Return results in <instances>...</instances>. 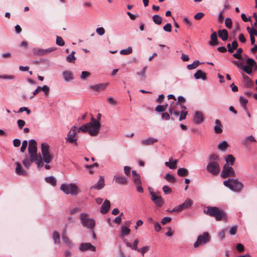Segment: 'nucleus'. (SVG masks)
Listing matches in <instances>:
<instances>
[{"label":"nucleus","mask_w":257,"mask_h":257,"mask_svg":"<svg viewBox=\"0 0 257 257\" xmlns=\"http://www.w3.org/2000/svg\"><path fill=\"white\" fill-rule=\"evenodd\" d=\"M101 116V114L98 113L97 116V119L92 117L90 122L83 124L78 129L77 132L78 133L80 132L84 133L88 132L91 136H96L99 133L100 128L99 120Z\"/></svg>","instance_id":"obj_1"},{"label":"nucleus","mask_w":257,"mask_h":257,"mask_svg":"<svg viewBox=\"0 0 257 257\" xmlns=\"http://www.w3.org/2000/svg\"><path fill=\"white\" fill-rule=\"evenodd\" d=\"M203 212L206 215L214 217L217 221H226L227 219L226 213L217 207L208 206L207 209L204 210Z\"/></svg>","instance_id":"obj_2"},{"label":"nucleus","mask_w":257,"mask_h":257,"mask_svg":"<svg viewBox=\"0 0 257 257\" xmlns=\"http://www.w3.org/2000/svg\"><path fill=\"white\" fill-rule=\"evenodd\" d=\"M223 185L231 190L237 193L240 192L243 188V184L238 179H228L224 181Z\"/></svg>","instance_id":"obj_3"},{"label":"nucleus","mask_w":257,"mask_h":257,"mask_svg":"<svg viewBox=\"0 0 257 257\" xmlns=\"http://www.w3.org/2000/svg\"><path fill=\"white\" fill-rule=\"evenodd\" d=\"M60 190L65 194L67 195L71 194L72 196L77 195L80 191L78 187L73 183L62 184L60 186Z\"/></svg>","instance_id":"obj_4"},{"label":"nucleus","mask_w":257,"mask_h":257,"mask_svg":"<svg viewBox=\"0 0 257 257\" xmlns=\"http://www.w3.org/2000/svg\"><path fill=\"white\" fill-rule=\"evenodd\" d=\"M79 218L84 227L89 229H93L95 226V221L93 218L89 217V214L86 213H82L79 215Z\"/></svg>","instance_id":"obj_5"},{"label":"nucleus","mask_w":257,"mask_h":257,"mask_svg":"<svg viewBox=\"0 0 257 257\" xmlns=\"http://www.w3.org/2000/svg\"><path fill=\"white\" fill-rule=\"evenodd\" d=\"M211 240V235L208 232H204L202 234L199 235L194 242L193 246L197 248L200 245H204L209 242Z\"/></svg>","instance_id":"obj_6"},{"label":"nucleus","mask_w":257,"mask_h":257,"mask_svg":"<svg viewBox=\"0 0 257 257\" xmlns=\"http://www.w3.org/2000/svg\"><path fill=\"white\" fill-rule=\"evenodd\" d=\"M28 152L30 156L31 161L33 162L36 160V156H38L37 154V143L33 139L29 141Z\"/></svg>","instance_id":"obj_7"},{"label":"nucleus","mask_w":257,"mask_h":257,"mask_svg":"<svg viewBox=\"0 0 257 257\" xmlns=\"http://www.w3.org/2000/svg\"><path fill=\"white\" fill-rule=\"evenodd\" d=\"M207 171L213 176L218 175L220 171V168L218 162H209L206 167Z\"/></svg>","instance_id":"obj_8"},{"label":"nucleus","mask_w":257,"mask_h":257,"mask_svg":"<svg viewBox=\"0 0 257 257\" xmlns=\"http://www.w3.org/2000/svg\"><path fill=\"white\" fill-rule=\"evenodd\" d=\"M77 133V127L73 126L69 132L67 137L66 138L67 142L70 144H73L75 146H78L77 140L75 138Z\"/></svg>","instance_id":"obj_9"},{"label":"nucleus","mask_w":257,"mask_h":257,"mask_svg":"<svg viewBox=\"0 0 257 257\" xmlns=\"http://www.w3.org/2000/svg\"><path fill=\"white\" fill-rule=\"evenodd\" d=\"M221 177L223 178H226L229 177H234L235 173L232 167L225 164L221 173Z\"/></svg>","instance_id":"obj_10"},{"label":"nucleus","mask_w":257,"mask_h":257,"mask_svg":"<svg viewBox=\"0 0 257 257\" xmlns=\"http://www.w3.org/2000/svg\"><path fill=\"white\" fill-rule=\"evenodd\" d=\"M193 204V201L190 199H187L182 204L179 205L174 208L173 210L170 212H181L184 209L190 207Z\"/></svg>","instance_id":"obj_11"},{"label":"nucleus","mask_w":257,"mask_h":257,"mask_svg":"<svg viewBox=\"0 0 257 257\" xmlns=\"http://www.w3.org/2000/svg\"><path fill=\"white\" fill-rule=\"evenodd\" d=\"M151 199L158 207H162L164 203L163 199L161 196H157L155 193L151 192Z\"/></svg>","instance_id":"obj_12"},{"label":"nucleus","mask_w":257,"mask_h":257,"mask_svg":"<svg viewBox=\"0 0 257 257\" xmlns=\"http://www.w3.org/2000/svg\"><path fill=\"white\" fill-rule=\"evenodd\" d=\"M79 249L82 251L86 250H90L91 251H95L96 247L91 244L90 242L81 243L79 245Z\"/></svg>","instance_id":"obj_13"},{"label":"nucleus","mask_w":257,"mask_h":257,"mask_svg":"<svg viewBox=\"0 0 257 257\" xmlns=\"http://www.w3.org/2000/svg\"><path fill=\"white\" fill-rule=\"evenodd\" d=\"M243 86L246 88H249L251 87L253 85V81L250 79V78L245 74H243Z\"/></svg>","instance_id":"obj_14"},{"label":"nucleus","mask_w":257,"mask_h":257,"mask_svg":"<svg viewBox=\"0 0 257 257\" xmlns=\"http://www.w3.org/2000/svg\"><path fill=\"white\" fill-rule=\"evenodd\" d=\"M110 207V201L107 199L105 200L103 203L102 204L100 211L103 214H106L109 210Z\"/></svg>","instance_id":"obj_15"},{"label":"nucleus","mask_w":257,"mask_h":257,"mask_svg":"<svg viewBox=\"0 0 257 257\" xmlns=\"http://www.w3.org/2000/svg\"><path fill=\"white\" fill-rule=\"evenodd\" d=\"M204 117L202 112L200 111H196L194 118V121L196 124H200L203 122Z\"/></svg>","instance_id":"obj_16"},{"label":"nucleus","mask_w":257,"mask_h":257,"mask_svg":"<svg viewBox=\"0 0 257 257\" xmlns=\"http://www.w3.org/2000/svg\"><path fill=\"white\" fill-rule=\"evenodd\" d=\"M104 186V179L103 177L100 176L99 181L94 186L90 187V189L100 190Z\"/></svg>","instance_id":"obj_17"},{"label":"nucleus","mask_w":257,"mask_h":257,"mask_svg":"<svg viewBox=\"0 0 257 257\" xmlns=\"http://www.w3.org/2000/svg\"><path fill=\"white\" fill-rule=\"evenodd\" d=\"M114 180L118 184L124 185L127 183V178L126 177L119 175H115L114 177Z\"/></svg>","instance_id":"obj_18"},{"label":"nucleus","mask_w":257,"mask_h":257,"mask_svg":"<svg viewBox=\"0 0 257 257\" xmlns=\"http://www.w3.org/2000/svg\"><path fill=\"white\" fill-rule=\"evenodd\" d=\"M158 140L157 139L150 137L146 140L141 141V144L144 146H150L152 145L154 143L158 142Z\"/></svg>","instance_id":"obj_19"},{"label":"nucleus","mask_w":257,"mask_h":257,"mask_svg":"<svg viewBox=\"0 0 257 257\" xmlns=\"http://www.w3.org/2000/svg\"><path fill=\"white\" fill-rule=\"evenodd\" d=\"M218 34L219 37L223 41H226L228 38V33L226 29L219 30Z\"/></svg>","instance_id":"obj_20"},{"label":"nucleus","mask_w":257,"mask_h":257,"mask_svg":"<svg viewBox=\"0 0 257 257\" xmlns=\"http://www.w3.org/2000/svg\"><path fill=\"white\" fill-rule=\"evenodd\" d=\"M194 76L196 79H202L203 80L207 79L206 74L201 70H198L194 74Z\"/></svg>","instance_id":"obj_21"},{"label":"nucleus","mask_w":257,"mask_h":257,"mask_svg":"<svg viewBox=\"0 0 257 257\" xmlns=\"http://www.w3.org/2000/svg\"><path fill=\"white\" fill-rule=\"evenodd\" d=\"M106 86H107L106 84L100 83V84H98L96 85H90V88L93 90L98 92L101 90H103L105 89V88L106 87Z\"/></svg>","instance_id":"obj_22"},{"label":"nucleus","mask_w":257,"mask_h":257,"mask_svg":"<svg viewBox=\"0 0 257 257\" xmlns=\"http://www.w3.org/2000/svg\"><path fill=\"white\" fill-rule=\"evenodd\" d=\"M211 41L209 42V44L211 46H215L218 44L217 33L213 32L210 36Z\"/></svg>","instance_id":"obj_23"},{"label":"nucleus","mask_w":257,"mask_h":257,"mask_svg":"<svg viewBox=\"0 0 257 257\" xmlns=\"http://www.w3.org/2000/svg\"><path fill=\"white\" fill-rule=\"evenodd\" d=\"M177 160L169 159V162H166L165 165L171 169H175L177 168Z\"/></svg>","instance_id":"obj_24"},{"label":"nucleus","mask_w":257,"mask_h":257,"mask_svg":"<svg viewBox=\"0 0 257 257\" xmlns=\"http://www.w3.org/2000/svg\"><path fill=\"white\" fill-rule=\"evenodd\" d=\"M216 125L214 126V130L216 134H220L222 132V129L221 128L222 124L220 121L219 119L215 120Z\"/></svg>","instance_id":"obj_25"},{"label":"nucleus","mask_w":257,"mask_h":257,"mask_svg":"<svg viewBox=\"0 0 257 257\" xmlns=\"http://www.w3.org/2000/svg\"><path fill=\"white\" fill-rule=\"evenodd\" d=\"M246 66L250 67H253L254 70H257V64L254 60L251 58H248L246 60Z\"/></svg>","instance_id":"obj_26"},{"label":"nucleus","mask_w":257,"mask_h":257,"mask_svg":"<svg viewBox=\"0 0 257 257\" xmlns=\"http://www.w3.org/2000/svg\"><path fill=\"white\" fill-rule=\"evenodd\" d=\"M226 162L225 164L229 166V165L232 166L234 165L235 159L234 156L232 155H228L225 158Z\"/></svg>","instance_id":"obj_27"},{"label":"nucleus","mask_w":257,"mask_h":257,"mask_svg":"<svg viewBox=\"0 0 257 257\" xmlns=\"http://www.w3.org/2000/svg\"><path fill=\"white\" fill-rule=\"evenodd\" d=\"M17 167L16 168V172L19 175H26L27 173L25 171L22 167L21 165L19 162L16 163Z\"/></svg>","instance_id":"obj_28"},{"label":"nucleus","mask_w":257,"mask_h":257,"mask_svg":"<svg viewBox=\"0 0 257 257\" xmlns=\"http://www.w3.org/2000/svg\"><path fill=\"white\" fill-rule=\"evenodd\" d=\"M138 243L139 240L137 239L134 241L133 244L127 242L126 243V245L127 247L131 248L132 249L138 251L139 249V248L138 247Z\"/></svg>","instance_id":"obj_29"},{"label":"nucleus","mask_w":257,"mask_h":257,"mask_svg":"<svg viewBox=\"0 0 257 257\" xmlns=\"http://www.w3.org/2000/svg\"><path fill=\"white\" fill-rule=\"evenodd\" d=\"M249 142H256L254 138L252 136L246 137L242 142V144L244 146H247Z\"/></svg>","instance_id":"obj_30"},{"label":"nucleus","mask_w":257,"mask_h":257,"mask_svg":"<svg viewBox=\"0 0 257 257\" xmlns=\"http://www.w3.org/2000/svg\"><path fill=\"white\" fill-rule=\"evenodd\" d=\"M243 52V50L242 48H239L237 49L236 52L233 54V57L241 61H243V58L241 56V53Z\"/></svg>","instance_id":"obj_31"},{"label":"nucleus","mask_w":257,"mask_h":257,"mask_svg":"<svg viewBox=\"0 0 257 257\" xmlns=\"http://www.w3.org/2000/svg\"><path fill=\"white\" fill-rule=\"evenodd\" d=\"M33 53L35 55L43 56L46 54V51L40 48H34L33 49Z\"/></svg>","instance_id":"obj_32"},{"label":"nucleus","mask_w":257,"mask_h":257,"mask_svg":"<svg viewBox=\"0 0 257 257\" xmlns=\"http://www.w3.org/2000/svg\"><path fill=\"white\" fill-rule=\"evenodd\" d=\"M177 174L179 176L185 177L188 175V171L184 168H179L177 171Z\"/></svg>","instance_id":"obj_33"},{"label":"nucleus","mask_w":257,"mask_h":257,"mask_svg":"<svg viewBox=\"0 0 257 257\" xmlns=\"http://www.w3.org/2000/svg\"><path fill=\"white\" fill-rule=\"evenodd\" d=\"M63 76L65 80L68 81L73 79L72 74L70 71H64L63 73Z\"/></svg>","instance_id":"obj_34"},{"label":"nucleus","mask_w":257,"mask_h":257,"mask_svg":"<svg viewBox=\"0 0 257 257\" xmlns=\"http://www.w3.org/2000/svg\"><path fill=\"white\" fill-rule=\"evenodd\" d=\"M42 156L44 162L46 163H50L53 159V157L50 153L43 154Z\"/></svg>","instance_id":"obj_35"},{"label":"nucleus","mask_w":257,"mask_h":257,"mask_svg":"<svg viewBox=\"0 0 257 257\" xmlns=\"http://www.w3.org/2000/svg\"><path fill=\"white\" fill-rule=\"evenodd\" d=\"M46 182L50 184L53 186H55L57 184V181L55 178L53 176H49L46 177L45 179Z\"/></svg>","instance_id":"obj_36"},{"label":"nucleus","mask_w":257,"mask_h":257,"mask_svg":"<svg viewBox=\"0 0 257 257\" xmlns=\"http://www.w3.org/2000/svg\"><path fill=\"white\" fill-rule=\"evenodd\" d=\"M33 162H35L39 168H42L43 166L42 157L40 155L36 156V160L33 161Z\"/></svg>","instance_id":"obj_37"},{"label":"nucleus","mask_w":257,"mask_h":257,"mask_svg":"<svg viewBox=\"0 0 257 257\" xmlns=\"http://www.w3.org/2000/svg\"><path fill=\"white\" fill-rule=\"evenodd\" d=\"M168 104L158 105L155 108V111L157 112H164L167 108Z\"/></svg>","instance_id":"obj_38"},{"label":"nucleus","mask_w":257,"mask_h":257,"mask_svg":"<svg viewBox=\"0 0 257 257\" xmlns=\"http://www.w3.org/2000/svg\"><path fill=\"white\" fill-rule=\"evenodd\" d=\"M165 179L169 182L175 183L176 181L175 177L170 173H167L165 176Z\"/></svg>","instance_id":"obj_39"},{"label":"nucleus","mask_w":257,"mask_h":257,"mask_svg":"<svg viewBox=\"0 0 257 257\" xmlns=\"http://www.w3.org/2000/svg\"><path fill=\"white\" fill-rule=\"evenodd\" d=\"M131 229L127 227L122 226L121 227V234L122 236H126L130 233Z\"/></svg>","instance_id":"obj_40"},{"label":"nucleus","mask_w":257,"mask_h":257,"mask_svg":"<svg viewBox=\"0 0 257 257\" xmlns=\"http://www.w3.org/2000/svg\"><path fill=\"white\" fill-rule=\"evenodd\" d=\"M53 239L55 243H58L60 242V235L57 231H54L52 235Z\"/></svg>","instance_id":"obj_41"},{"label":"nucleus","mask_w":257,"mask_h":257,"mask_svg":"<svg viewBox=\"0 0 257 257\" xmlns=\"http://www.w3.org/2000/svg\"><path fill=\"white\" fill-rule=\"evenodd\" d=\"M49 146L48 144L45 143H42L41 144V152L42 154L50 153L49 152Z\"/></svg>","instance_id":"obj_42"},{"label":"nucleus","mask_w":257,"mask_h":257,"mask_svg":"<svg viewBox=\"0 0 257 257\" xmlns=\"http://www.w3.org/2000/svg\"><path fill=\"white\" fill-rule=\"evenodd\" d=\"M153 20L154 22L157 25H160L162 23V18L160 16L158 15H155L153 17Z\"/></svg>","instance_id":"obj_43"},{"label":"nucleus","mask_w":257,"mask_h":257,"mask_svg":"<svg viewBox=\"0 0 257 257\" xmlns=\"http://www.w3.org/2000/svg\"><path fill=\"white\" fill-rule=\"evenodd\" d=\"M75 52L74 51H72L70 54L68 55L66 57V60L68 62L70 63H74V61L76 59V58L74 56Z\"/></svg>","instance_id":"obj_44"},{"label":"nucleus","mask_w":257,"mask_h":257,"mask_svg":"<svg viewBox=\"0 0 257 257\" xmlns=\"http://www.w3.org/2000/svg\"><path fill=\"white\" fill-rule=\"evenodd\" d=\"M219 160H220V157H219V155H218L217 154H212L210 156V157L209 158V162H218Z\"/></svg>","instance_id":"obj_45"},{"label":"nucleus","mask_w":257,"mask_h":257,"mask_svg":"<svg viewBox=\"0 0 257 257\" xmlns=\"http://www.w3.org/2000/svg\"><path fill=\"white\" fill-rule=\"evenodd\" d=\"M200 64L199 60H195L192 64L188 65L187 67L189 70H192L197 67Z\"/></svg>","instance_id":"obj_46"},{"label":"nucleus","mask_w":257,"mask_h":257,"mask_svg":"<svg viewBox=\"0 0 257 257\" xmlns=\"http://www.w3.org/2000/svg\"><path fill=\"white\" fill-rule=\"evenodd\" d=\"M240 103L243 106L245 110H247L246 104L248 102V100L243 96H240L239 98Z\"/></svg>","instance_id":"obj_47"},{"label":"nucleus","mask_w":257,"mask_h":257,"mask_svg":"<svg viewBox=\"0 0 257 257\" xmlns=\"http://www.w3.org/2000/svg\"><path fill=\"white\" fill-rule=\"evenodd\" d=\"M228 147L227 143L224 141L219 143L218 145V148L220 150L224 151Z\"/></svg>","instance_id":"obj_48"},{"label":"nucleus","mask_w":257,"mask_h":257,"mask_svg":"<svg viewBox=\"0 0 257 257\" xmlns=\"http://www.w3.org/2000/svg\"><path fill=\"white\" fill-rule=\"evenodd\" d=\"M149 249V246H144L141 248H139L138 251L140 252L143 256H144L145 253L148 252Z\"/></svg>","instance_id":"obj_49"},{"label":"nucleus","mask_w":257,"mask_h":257,"mask_svg":"<svg viewBox=\"0 0 257 257\" xmlns=\"http://www.w3.org/2000/svg\"><path fill=\"white\" fill-rule=\"evenodd\" d=\"M162 119H165L166 120H168L170 119H171L172 120H174V118L173 117H170V113L167 112H164L162 113Z\"/></svg>","instance_id":"obj_50"},{"label":"nucleus","mask_w":257,"mask_h":257,"mask_svg":"<svg viewBox=\"0 0 257 257\" xmlns=\"http://www.w3.org/2000/svg\"><path fill=\"white\" fill-rule=\"evenodd\" d=\"M132 52H133V50H132V47H128L126 49L121 50L120 51V54H121V55H128V54H131L132 53Z\"/></svg>","instance_id":"obj_51"},{"label":"nucleus","mask_w":257,"mask_h":257,"mask_svg":"<svg viewBox=\"0 0 257 257\" xmlns=\"http://www.w3.org/2000/svg\"><path fill=\"white\" fill-rule=\"evenodd\" d=\"M246 30L248 32V33L249 34L250 36H251V35L253 36H257V30L253 28L248 27L246 28Z\"/></svg>","instance_id":"obj_52"},{"label":"nucleus","mask_w":257,"mask_h":257,"mask_svg":"<svg viewBox=\"0 0 257 257\" xmlns=\"http://www.w3.org/2000/svg\"><path fill=\"white\" fill-rule=\"evenodd\" d=\"M56 43L57 45L63 46L65 45V42L61 37L57 36Z\"/></svg>","instance_id":"obj_53"},{"label":"nucleus","mask_w":257,"mask_h":257,"mask_svg":"<svg viewBox=\"0 0 257 257\" xmlns=\"http://www.w3.org/2000/svg\"><path fill=\"white\" fill-rule=\"evenodd\" d=\"M23 164L26 168L28 169L31 166V163H32L31 161V159L29 160L27 157L23 160Z\"/></svg>","instance_id":"obj_54"},{"label":"nucleus","mask_w":257,"mask_h":257,"mask_svg":"<svg viewBox=\"0 0 257 257\" xmlns=\"http://www.w3.org/2000/svg\"><path fill=\"white\" fill-rule=\"evenodd\" d=\"M225 25L227 28L231 29L232 26V20L230 18H227L225 19Z\"/></svg>","instance_id":"obj_55"},{"label":"nucleus","mask_w":257,"mask_h":257,"mask_svg":"<svg viewBox=\"0 0 257 257\" xmlns=\"http://www.w3.org/2000/svg\"><path fill=\"white\" fill-rule=\"evenodd\" d=\"M146 70H147V66H145V67H143V68L142 69L141 71V72H138L137 73V74L139 75V76H141L142 77V78H143V79H145V78H146Z\"/></svg>","instance_id":"obj_56"},{"label":"nucleus","mask_w":257,"mask_h":257,"mask_svg":"<svg viewBox=\"0 0 257 257\" xmlns=\"http://www.w3.org/2000/svg\"><path fill=\"white\" fill-rule=\"evenodd\" d=\"M188 114V111L186 110H182L180 112L179 120L182 121L186 118V115Z\"/></svg>","instance_id":"obj_57"},{"label":"nucleus","mask_w":257,"mask_h":257,"mask_svg":"<svg viewBox=\"0 0 257 257\" xmlns=\"http://www.w3.org/2000/svg\"><path fill=\"white\" fill-rule=\"evenodd\" d=\"M41 90L44 92L46 96H48L49 95L50 89L47 85H45L43 87H41Z\"/></svg>","instance_id":"obj_58"},{"label":"nucleus","mask_w":257,"mask_h":257,"mask_svg":"<svg viewBox=\"0 0 257 257\" xmlns=\"http://www.w3.org/2000/svg\"><path fill=\"white\" fill-rule=\"evenodd\" d=\"M163 190L165 194H168L172 192L171 188L167 185H165L163 187Z\"/></svg>","instance_id":"obj_59"},{"label":"nucleus","mask_w":257,"mask_h":257,"mask_svg":"<svg viewBox=\"0 0 257 257\" xmlns=\"http://www.w3.org/2000/svg\"><path fill=\"white\" fill-rule=\"evenodd\" d=\"M242 68H243V71L245 72L247 74H250L252 73V67L245 65L243 67L242 66Z\"/></svg>","instance_id":"obj_60"},{"label":"nucleus","mask_w":257,"mask_h":257,"mask_svg":"<svg viewBox=\"0 0 257 257\" xmlns=\"http://www.w3.org/2000/svg\"><path fill=\"white\" fill-rule=\"evenodd\" d=\"M90 75V73L88 71H83L81 73V78L85 79Z\"/></svg>","instance_id":"obj_61"},{"label":"nucleus","mask_w":257,"mask_h":257,"mask_svg":"<svg viewBox=\"0 0 257 257\" xmlns=\"http://www.w3.org/2000/svg\"><path fill=\"white\" fill-rule=\"evenodd\" d=\"M134 182L135 185L142 184L140 175H137L136 177H134Z\"/></svg>","instance_id":"obj_62"},{"label":"nucleus","mask_w":257,"mask_h":257,"mask_svg":"<svg viewBox=\"0 0 257 257\" xmlns=\"http://www.w3.org/2000/svg\"><path fill=\"white\" fill-rule=\"evenodd\" d=\"M163 29L166 32H171L172 31V26L171 24L167 23L163 27Z\"/></svg>","instance_id":"obj_63"},{"label":"nucleus","mask_w":257,"mask_h":257,"mask_svg":"<svg viewBox=\"0 0 257 257\" xmlns=\"http://www.w3.org/2000/svg\"><path fill=\"white\" fill-rule=\"evenodd\" d=\"M183 22L187 26L188 28H190L192 26L191 22L187 17H184L183 18Z\"/></svg>","instance_id":"obj_64"}]
</instances>
